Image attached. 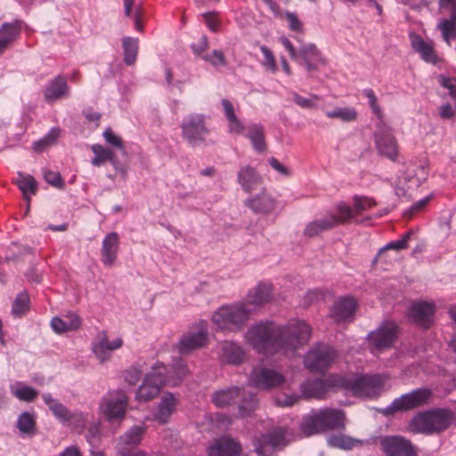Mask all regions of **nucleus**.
Listing matches in <instances>:
<instances>
[{
	"instance_id": "1",
	"label": "nucleus",
	"mask_w": 456,
	"mask_h": 456,
	"mask_svg": "<svg viewBox=\"0 0 456 456\" xmlns=\"http://www.w3.org/2000/svg\"><path fill=\"white\" fill-rule=\"evenodd\" d=\"M311 331L309 324L298 320L289 321L283 326L261 322L252 325L244 338L260 354L282 353L288 355L308 343Z\"/></svg>"
},
{
	"instance_id": "2",
	"label": "nucleus",
	"mask_w": 456,
	"mask_h": 456,
	"mask_svg": "<svg viewBox=\"0 0 456 456\" xmlns=\"http://www.w3.org/2000/svg\"><path fill=\"white\" fill-rule=\"evenodd\" d=\"M346 428V414L343 410L324 408L305 415L300 424L301 431L306 436Z\"/></svg>"
},
{
	"instance_id": "3",
	"label": "nucleus",
	"mask_w": 456,
	"mask_h": 456,
	"mask_svg": "<svg viewBox=\"0 0 456 456\" xmlns=\"http://www.w3.org/2000/svg\"><path fill=\"white\" fill-rule=\"evenodd\" d=\"M455 422V415L446 409H435L414 415L409 423L413 434L432 435L441 433Z\"/></svg>"
},
{
	"instance_id": "4",
	"label": "nucleus",
	"mask_w": 456,
	"mask_h": 456,
	"mask_svg": "<svg viewBox=\"0 0 456 456\" xmlns=\"http://www.w3.org/2000/svg\"><path fill=\"white\" fill-rule=\"evenodd\" d=\"M254 312V306L240 302L219 307L212 320L221 330L237 331L243 328Z\"/></svg>"
},
{
	"instance_id": "5",
	"label": "nucleus",
	"mask_w": 456,
	"mask_h": 456,
	"mask_svg": "<svg viewBox=\"0 0 456 456\" xmlns=\"http://www.w3.org/2000/svg\"><path fill=\"white\" fill-rule=\"evenodd\" d=\"M336 212L328 211L323 217L309 222L304 230V235L308 238L318 236L322 232L330 231L333 228L347 224L354 218L352 207L344 201L336 205Z\"/></svg>"
},
{
	"instance_id": "6",
	"label": "nucleus",
	"mask_w": 456,
	"mask_h": 456,
	"mask_svg": "<svg viewBox=\"0 0 456 456\" xmlns=\"http://www.w3.org/2000/svg\"><path fill=\"white\" fill-rule=\"evenodd\" d=\"M180 127L183 138L192 147L213 143L208 140L210 129L207 125V117L202 113L186 115L183 118Z\"/></svg>"
},
{
	"instance_id": "7",
	"label": "nucleus",
	"mask_w": 456,
	"mask_h": 456,
	"mask_svg": "<svg viewBox=\"0 0 456 456\" xmlns=\"http://www.w3.org/2000/svg\"><path fill=\"white\" fill-rule=\"evenodd\" d=\"M241 395L242 399L239 404V414L241 417H246L249 415L258 404L256 396L252 393L246 394L243 391L241 394L240 387H232L215 392L212 395V401L217 407L223 408L237 403Z\"/></svg>"
},
{
	"instance_id": "8",
	"label": "nucleus",
	"mask_w": 456,
	"mask_h": 456,
	"mask_svg": "<svg viewBox=\"0 0 456 456\" xmlns=\"http://www.w3.org/2000/svg\"><path fill=\"white\" fill-rule=\"evenodd\" d=\"M338 382L339 389L357 397L376 396L383 387V381L379 375H362L354 379L339 376Z\"/></svg>"
},
{
	"instance_id": "9",
	"label": "nucleus",
	"mask_w": 456,
	"mask_h": 456,
	"mask_svg": "<svg viewBox=\"0 0 456 456\" xmlns=\"http://www.w3.org/2000/svg\"><path fill=\"white\" fill-rule=\"evenodd\" d=\"M167 366L158 363L146 374L135 395L137 401L147 402L157 397L161 387L171 380L166 377Z\"/></svg>"
},
{
	"instance_id": "10",
	"label": "nucleus",
	"mask_w": 456,
	"mask_h": 456,
	"mask_svg": "<svg viewBox=\"0 0 456 456\" xmlns=\"http://www.w3.org/2000/svg\"><path fill=\"white\" fill-rule=\"evenodd\" d=\"M428 388H418L408 394L395 398L385 410L387 415H393L399 411H406L425 404L431 396Z\"/></svg>"
},
{
	"instance_id": "11",
	"label": "nucleus",
	"mask_w": 456,
	"mask_h": 456,
	"mask_svg": "<svg viewBox=\"0 0 456 456\" xmlns=\"http://www.w3.org/2000/svg\"><path fill=\"white\" fill-rule=\"evenodd\" d=\"M397 333L398 328L394 322H384L376 330L368 334L371 353L378 354L390 348L396 340Z\"/></svg>"
},
{
	"instance_id": "12",
	"label": "nucleus",
	"mask_w": 456,
	"mask_h": 456,
	"mask_svg": "<svg viewBox=\"0 0 456 456\" xmlns=\"http://www.w3.org/2000/svg\"><path fill=\"white\" fill-rule=\"evenodd\" d=\"M336 356L337 354L333 347L327 345H319L307 353L304 364L306 369L313 372H322L330 367Z\"/></svg>"
},
{
	"instance_id": "13",
	"label": "nucleus",
	"mask_w": 456,
	"mask_h": 456,
	"mask_svg": "<svg viewBox=\"0 0 456 456\" xmlns=\"http://www.w3.org/2000/svg\"><path fill=\"white\" fill-rule=\"evenodd\" d=\"M208 334L207 322L200 321L196 330H190L181 336L176 345L178 352L188 354L205 346L208 343Z\"/></svg>"
},
{
	"instance_id": "14",
	"label": "nucleus",
	"mask_w": 456,
	"mask_h": 456,
	"mask_svg": "<svg viewBox=\"0 0 456 456\" xmlns=\"http://www.w3.org/2000/svg\"><path fill=\"white\" fill-rule=\"evenodd\" d=\"M42 399L53 415L61 423L77 427L85 425L86 418L82 412L69 411L64 404L53 398L51 394H43Z\"/></svg>"
},
{
	"instance_id": "15",
	"label": "nucleus",
	"mask_w": 456,
	"mask_h": 456,
	"mask_svg": "<svg viewBox=\"0 0 456 456\" xmlns=\"http://www.w3.org/2000/svg\"><path fill=\"white\" fill-rule=\"evenodd\" d=\"M379 445L386 456H418L412 443L401 436H382Z\"/></svg>"
},
{
	"instance_id": "16",
	"label": "nucleus",
	"mask_w": 456,
	"mask_h": 456,
	"mask_svg": "<svg viewBox=\"0 0 456 456\" xmlns=\"http://www.w3.org/2000/svg\"><path fill=\"white\" fill-rule=\"evenodd\" d=\"M128 399L124 391H112L102 398L101 410L109 419H123Z\"/></svg>"
},
{
	"instance_id": "17",
	"label": "nucleus",
	"mask_w": 456,
	"mask_h": 456,
	"mask_svg": "<svg viewBox=\"0 0 456 456\" xmlns=\"http://www.w3.org/2000/svg\"><path fill=\"white\" fill-rule=\"evenodd\" d=\"M249 383L258 389L269 390L284 384L285 377L275 370L256 367L250 373Z\"/></svg>"
},
{
	"instance_id": "18",
	"label": "nucleus",
	"mask_w": 456,
	"mask_h": 456,
	"mask_svg": "<svg viewBox=\"0 0 456 456\" xmlns=\"http://www.w3.org/2000/svg\"><path fill=\"white\" fill-rule=\"evenodd\" d=\"M338 379L339 376H330L326 379H315L307 380L301 384V393L306 398L324 399L329 391L339 389Z\"/></svg>"
},
{
	"instance_id": "19",
	"label": "nucleus",
	"mask_w": 456,
	"mask_h": 456,
	"mask_svg": "<svg viewBox=\"0 0 456 456\" xmlns=\"http://www.w3.org/2000/svg\"><path fill=\"white\" fill-rule=\"evenodd\" d=\"M358 307L356 299L350 296L338 297L330 309L329 316L336 323L351 322Z\"/></svg>"
},
{
	"instance_id": "20",
	"label": "nucleus",
	"mask_w": 456,
	"mask_h": 456,
	"mask_svg": "<svg viewBox=\"0 0 456 456\" xmlns=\"http://www.w3.org/2000/svg\"><path fill=\"white\" fill-rule=\"evenodd\" d=\"M436 306L433 303L419 301L413 303L408 311V316L416 325L428 330L435 322Z\"/></svg>"
},
{
	"instance_id": "21",
	"label": "nucleus",
	"mask_w": 456,
	"mask_h": 456,
	"mask_svg": "<svg viewBox=\"0 0 456 456\" xmlns=\"http://www.w3.org/2000/svg\"><path fill=\"white\" fill-rule=\"evenodd\" d=\"M375 144L379 153L395 161L398 156V144L390 129L381 127L375 133Z\"/></svg>"
},
{
	"instance_id": "22",
	"label": "nucleus",
	"mask_w": 456,
	"mask_h": 456,
	"mask_svg": "<svg viewBox=\"0 0 456 456\" xmlns=\"http://www.w3.org/2000/svg\"><path fill=\"white\" fill-rule=\"evenodd\" d=\"M119 249V236L116 232L108 233L102 244L101 260L104 266L112 267Z\"/></svg>"
},
{
	"instance_id": "23",
	"label": "nucleus",
	"mask_w": 456,
	"mask_h": 456,
	"mask_svg": "<svg viewBox=\"0 0 456 456\" xmlns=\"http://www.w3.org/2000/svg\"><path fill=\"white\" fill-rule=\"evenodd\" d=\"M300 64L305 65L308 71L315 70L319 64H324V59L321 52L314 44L302 45L296 59Z\"/></svg>"
},
{
	"instance_id": "24",
	"label": "nucleus",
	"mask_w": 456,
	"mask_h": 456,
	"mask_svg": "<svg viewBox=\"0 0 456 456\" xmlns=\"http://www.w3.org/2000/svg\"><path fill=\"white\" fill-rule=\"evenodd\" d=\"M241 452L240 444L231 437L216 439L208 448V456H239Z\"/></svg>"
},
{
	"instance_id": "25",
	"label": "nucleus",
	"mask_w": 456,
	"mask_h": 456,
	"mask_svg": "<svg viewBox=\"0 0 456 456\" xmlns=\"http://www.w3.org/2000/svg\"><path fill=\"white\" fill-rule=\"evenodd\" d=\"M219 359L224 363L240 365L246 359V352L239 344L224 341L220 346Z\"/></svg>"
},
{
	"instance_id": "26",
	"label": "nucleus",
	"mask_w": 456,
	"mask_h": 456,
	"mask_svg": "<svg viewBox=\"0 0 456 456\" xmlns=\"http://www.w3.org/2000/svg\"><path fill=\"white\" fill-rule=\"evenodd\" d=\"M245 205L256 214H269L275 209L276 200L263 189L259 194L248 199Z\"/></svg>"
},
{
	"instance_id": "27",
	"label": "nucleus",
	"mask_w": 456,
	"mask_h": 456,
	"mask_svg": "<svg viewBox=\"0 0 456 456\" xmlns=\"http://www.w3.org/2000/svg\"><path fill=\"white\" fill-rule=\"evenodd\" d=\"M238 183L246 192L256 190L263 183V179L256 170L250 167H242L237 175Z\"/></svg>"
},
{
	"instance_id": "28",
	"label": "nucleus",
	"mask_w": 456,
	"mask_h": 456,
	"mask_svg": "<svg viewBox=\"0 0 456 456\" xmlns=\"http://www.w3.org/2000/svg\"><path fill=\"white\" fill-rule=\"evenodd\" d=\"M69 94V86L63 76H57L46 86L44 97L47 102L57 101Z\"/></svg>"
},
{
	"instance_id": "29",
	"label": "nucleus",
	"mask_w": 456,
	"mask_h": 456,
	"mask_svg": "<svg viewBox=\"0 0 456 456\" xmlns=\"http://www.w3.org/2000/svg\"><path fill=\"white\" fill-rule=\"evenodd\" d=\"M272 285L266 282H260L256 288L249 290L248 295V305L255 307V311L271 299Z\"/></svg>"
},
{
	"instance_id": "30",
	"label": "nucleus",
	"mask_w": 456,
	"mask_h": 456,
	"mask_svg": "<svg viewBox=\"0 0 456 456\" xmlns=\"http://www.w3.org/2000/svg\"><path fill=\"white\" fill-rule=\"evenodd\" d=\"M122 345L121 338H118L110 342L106 334L103 333L99 341L94 345L93 351L101 362H104L109 360L110 352L120 348Z\"/></svg>"
},
{
	"instance_id": "31",
	"label": "nucleus",
	"mask_w": 456,
	"mask_h": 456,
	"mask_svg": "<svg viewBox=\"0 0 456 456\" xmlns=\"http://www.w3.org/2000/svg\"><path fill=\"white\" fill-rule=\"evenodd\" d=\"M145 434V428L134 426L118 438V451L124 452L126 447L137 446L142 440Z\"/></svg>"
},
{
	"instance_id": "32",
	"label": "nucleus",
	"mask_w": 456,
	"mask_h": 456,
	"mask_svg": "<svg viewBox=\"0 0 456 456\" xmlns=\"http://www.w3.org/2000/svg\"><path fill=\"white\" fill-rule=\"evenodd\" d=\"M411 46L415 52L420 54L421 58L430 63H436L437 57L433 46L426 43L420 37L415 36L411 39Z\"/></svg>"
},
{
	"instance_id": "33",
	"label": "nucleus",
	"mask_w": 456,
	"mask_h": 456,
	"mask_svg": "<svg viewBox=\"0 0 456 456\" xmlns=\"http://www.w3.org/2000/svg\"><path fill=\"white\" fill-rule=\"evenodd\" d=\"M175 408V400L171 394L164 395L159 404L154 419L160 423L167 422Z\"/></svg>"
},
{
	"instance_id": "34",
	"label": "nucleus",
	"mask_w": 456,
	"mask_h": 456,
	"mask_svg": "<svg viewBox=\"0 0 456 456\" xmlns=\"http://www.w3.org/2000/svg\"><path fill=\"white\" fill-rule=\"evenodd\" d=\"M124 3V13L127 18H131L134 20V28L142 32L143 30V26L142 23V20L143 17V9L142 4H136L134 9L133 6L134 4V0H123Z\"/></svg>"
},
{
	"instance_id": "35",
	"label": "nucleus",
	"mask_w": 456,
	"mask_h": 456,
	"mask_svg": "<svg viewBox=\"0 0 456 456\" xmlns=\"http://www.w3.org/2000/svg\"><path fill=\"white\" fill-rule=\"evenodd\" d=\"M188 373V368L183 359L174 360L171 365V371L167 368L166 377L170 379L167 384L176 386Z\"/></svg>"
},
{
	"instance_id": "36",
	"label": "nucleus",
	"mask_w": 456,
	"mask_h": 456,
	"mask_svg": "<svg viewBox=\"0 0 456 456\" xmlns=\"http://www.w3.org/2000/svg\"><path fill=\"white\" fill-rule=\"evenodd\" d=\"M411 234H412V231L410 230L402 237V239L390 241L387 245H385L383 248H381L379 250V253L377 254V256L372 260V265H376L379 260H381L387 250L399 251V250L407 248L409 246V240H410V237Z\"/></svg>"
},
{
	"instance_id": "37",
	"label": "nucleus",
	"mask_w": 456,
	"mask_h": 456,
	"mask_svg": "<svg viewBox=\"0 0 456 456\" xmlns=\"http://www.w3.org/2000/svg\"><path fill=\"white\" fill-rule=\"evenodd\" d=\"M247 136L249 138L256 151L262 152L265 150L266 145L265 142L264 127L261 125H250L248 128Z\"/></svg>"
},
{
	"instance_id": "38",
	"label": "nucleus",
	"mask_w": 456,
	"mask_h": 456,
	"mask_svg": "<svg viewBox=\"0 0 456 456\" xmlns=\"http://www.w3.org/2000/svg\"><path fill=\"white\" fill-rule=\"evenodd\" d=\"M124 51V61L126 65H133L136 61L138 54V39L130 37H125L122 39Z\"/></svg>"
},
{
	"instance_id": "39",
	"label": "nucleus",
	"mask_w": 456,
	"mask_h": 456,
	"mask_svg": "<svg viewBox=\"0 0 456 456\" xmlns=\"http://www.w3.org/2000/svg\"><path fill=\"white\" fill-rule=\"evenodd\" d=\"M17 428L23 434L34 436L37 431L35 414L28 411L22 412L18 418Z\"/></svg>"
},
{
	"instance_id": "40",
	"label": "nucleus",
	"mask_w": 456,
	"mask_h": 456,
	"mask_svg": "<svg viewBox=\"0 0 456 456\" xmlns=\"http://www.w3.org/2000/svg\"><path fill=\"white\" fill-rule=\"evenodd\" d=\"M327 442L330 446L343 450H351L361 444V441L343 434L331 435L328 437Z\"/></svg>"
},
{
	"instance_id": "41",
	"label": "nucleus",
	"mask_w": 456,
	"mask_h": 456,
	"mask_svg": "<svg viewBox=\"0 0 456 456\" xmlns=\"http://www.w3.org/2000/svg\"><path fill=\"white\" fill-rule=\"evenodd\" d=\"M92 151L94 152V157L92 159L91 163L95 167H99L107 161L111 163H114L115 161L114 152L100 144L93 145Z\"/></svg>"
},
{
	"instance_id": "42",
	"label": "nucleus",
	"mask_w": 456,
	"mask_h": 456,
	"mask_svg": "<svg viewBox=\"0 0 456 456\" xmlns=\"http://www.w3.org/2000/svg\"><path fill=\"white\" fill-rule=\"evenodd\" d=\"M20 33V26L19 22L4 23L0 28V41H3L5 48H7Z\"/></svg>"
},
{
	"instance_id": "43",
	"label": "nucleus",
	"mask_w": 456,
	"mask_h": 456,
	"mask_svg": "<svg viewBox=\"0 0 456 456\" xmlns=\"http://www.w3.org/2000/svg\"><path fill=\"white\" fill-rule=\"evenodd\" d=\"M29 297L26 291L19 293L12 303V314L14 317L25 315L29 310Z\"/></svg>"
},
{
	"instance_id": "44",
	"label": "nucleus",
	"mask_w": 456,
	"mask_h": 456,
	"mask_svg": "<svg viewBox=\"0 0 456 456\" xmlns=\"http://www.w3.org/2000/svg\"><path fill=\"white\" fill-rule=\"evenodd\" d=\"M444 41L452 45V41H456V23L452 20H441L437 25Z\"/></svg>"
},
{
	"instance_id": "45",
	"label": "nucleus",
	"mask_w": 456,
	"mask_h": 456,
	"mask_svg": "<svg viewBox=\"0 0 456 456\" xmlns=\"http://www.w3.org/2000/svg\"><path fill=\"white\" fill-rule=\"evenodd\" d=\"M326 116L330 118H338L344 122H351L357 118V111L352 107L336 108L327 111Z\"/></svg>"
},
{
	"instance_id": "46",
	"label": "nucleus",
	"mask_w": 456,
	"mask_h": 456,
	"mask_svg": "<svg viewBox=\"0 0 456 456\" xmlns=\"http://www.w3.org/2000/svg\"><path fill=\"white\" fill-rule=\"evenodd\" d=\"M19 180L17 184L20 190L22 191L25 199L29 200L28 194H35L37 191V182L31 175H24L21 173H19Z\"/></svg>"
},
{
	"instance_id": "47",
	"label": "nucleus",
	"mask_w": 456,
	"mask_h": 456,
	"mask_svg": "<svg viewBox=\"0 0 456 456\" xmlns=\"http://www.w3.org/2000/svg\"><path fill=\"white\" fill-rule=\"evenodd\" d=\"M353 204L354 208H352V209L354 211V217L377 205L374 199L359 195L353 197Z\"/></svg>"
},
{
	"instance_id": "48",
	"label": "nucleus",
	"mask_w": 456,
	"mask_h": 456,
	"mask_svg": "<svg viewBox=\"0 0 456 456\" xmlns=\"http://www.w3.org/2000/svg\"><path fill=\"white\" fill-rule=\"evenodd\" d=\"M61 134V129L58 127L52 128L49 133L41 140L34 143V149L42 151L44 148L55 143Z\"/></svg>"
},
{
	"instance_id": "49",
	"label": "nucleus",
	"mask_w": 456,
	"mask_h": 456,
	"mask_svg": "<svg viewBox=\"0 0 456 456\" xmlns=\"http://www.w3.org/2000/svg\"><path fill=\"white\" fill-rule=\"evenodd\" d=\"M12 392L19 400L25 402L34 401L38 395L37 390L29 386H22L16 389L12 388Z\"/></svg>"
},
{
	"instance_id": "50",
	"label": "nucleus",
	"mask_w": 456,
	"mask_h": 456,
	"mask_svg": "<svg viewBox=\"0 0 456 456\" xmlns=\"http://www.w3.org/2000/svg\"><path fill=\"white\" fill-rule=\"evenodd\" d=\"M260 51L264 55V61L262 65L265 67L272 73H275L278 70L275 57L273 52L265 45L260 46Z\"/></svg>"
},
{
	"instance_id": "51",
	"label": "nucleus",
	"mask_w": 456,
	"mask_h": 456,
	"mask_svg": "<svg viewBox=\"0 0 456 456\" xmlns=\"http://www.w3.org/2000/svg\"><path fill=\"white\" fill-rule=\"evenodd\" d=\"M142 375V368L140 365L135 364L125 370L124 379L128 385L134 386L140 380Z\"/></svg>"
},
{
	"instance_id": "52",
	"label": "nucleus",
	"mask_w": 456,
	"mask_h": 456,
	"mask_svg": "<svg viewBox=\"0 0 456 456\" xmlns=\"http://www.w3.org/2000/svg\"><path fill=\"white\" fill-rule=\"evenodd\" d=\"M201 58L214 67L225 66L227 64L225 56L220 50H214L210 54H204Z\"/></svg>"
},
{
	"instance_id": "53",
	"label": "nucleus",
	"mask_w": 456,
	"mask_h": 456,
	"mask_svg": "<svg viewBox=\"0 0 456 456\" xmlns=\"http://www.w3.org/2000/svg\"><path fill=\"white\" fill-rule=\"evenodd\" d=\"M292 100L294 102L303 109H314L316 107L315 101L319 100L317 94H313L311 99L305 98L299 95L297 93L293 92L291 94Z\"/></svg>"
},
{
	"instance_id": "54",
	"label": "nucleus",
	"mask_w": 456,
	"mask_h": 456,
	"mask_svg": "<svg viewBox=\"0 0 456 456\" xmlns=\"http://www.w3.org/2000/svg\"><path fill=\"white\" fill-rule=\"evenodd\" d=\"M284 18L288 22L289 28L291 31L296 33H304L303 23L300 21L296 13L286 12Z\"/></svg>"
},
{
	"instance_id": "55",
	"label": "nucleus",
	"mask_w": 456,
	"mask_h": 456,
	"mask_svg": "<svg viewBox=\"0 0 456 456\" xmlns=\"http://www.w3.org/2000/svg\"><path fill=\"white\" fill-rule=\"evenodd\" d=\"M437 79L442 87L448 89L450 96L456 99V78L440 75Z\"/></svg>"
},
{
	"instance_id": "56",
	"label": "nucleus",
	"mask_w": 456,
	"mask_h": 456,
	"mask_svg": "<svg viewBox=\"0 0 456 456\" xmlns=\"http://www.w3.org/2000/svg\"><path fill=\"white\" fill-rule=\"evenodd\" d=\"M44 178L49 184L56 188H62L64 185L63 180L58 172L46 170L44 172Z\"/></svg>"
},
{
	"instance_id": "57",
	"label": "nucleus",
	"mask_w": 456,
	"mask_h": 456,
	"mask_svg": "<svg viewBox=\"0 0 456 456\" xmlns=\"http://www.w3.org/2000/svg\"><path fill=\"white\" fill-rule=\"evenodd\" d=\"M410 181L408 175H403L397 178L395 184V194L399 198H406L407 200H410V197L407 195L408 189L404 187V185Z\"/></svg>"
},
{
	"instance_id": "58",
	"label": "nucleus",
	"mask_w": 456,
	"mask_h": 456,
	"mask_svg": "<svg viewBox=\"0 0 456 456\" xmlns=\"http://www.w3.org/2000/svg\"><path fill=\"white\" fill-rule=\"evenodd\" d=\"M363 95L368 98L369 100V104L373 111V113L378 116V117H380L381 116V109L380 107L379 106L378 104V99L375 95V93L372 89L370 88H367V89H364L363 90Z\"/></svg>"
},
{
	"instance_id": "59",
	"label": "nucleus",
	"mask_w": 456,
	"mask_h": 456,
	"mask_svg": "<svg viewBox=\"0 0 456 456\" xmlns=\"http://www.w3.org/2000/svg\"><path fill=\"white\" fill-rule=\"evenodd\" d=\"M284 436L281 431H274L264 437V442L272 445L273 447H276L281 445L284 442Z\"/></svg>"
},
{
	"instance_id": "60",
	"label": "nucleus",
	"mask_w": 456,
	"mask_h": 456,
	"mask_svg": "<svg viewBox=\"0 0 456 456\" xmlns=\"http://www.w3.org/2000/svg\"><path fill=\"white\" fill-rule=\"evenodd\" d=\"M103 137L107 143L118 149H123L122 140L117 136L110 128L103 132Z\"/></svg>"
},
{
	"instance_id": "61",
	"label": "nucleus",
	"mask_w": 456,
	"mask_h": 456,
	"mask_svg": "<svg viewBox=\"0 0 456 456\" xmlns=\"http://www.w3.org/2000/svg\"><path fill=\"white\" fill-rule=\"evenodd\" d=\"M299 399L297 395H281L276 397V404L282 407H289L294 405Z\"/></svg>"
},
{
	"instance_id": "62",
	"label": "nucleus",
	"mask_w": 456,
	"mask_h": 456,
	"mask_svg": "<svg viewBox=\"0 0 456 456\" xmlns=\"http://www.w3.org/2000/svg\"><path fill=\"white\" fill-rule=\"evenodd\" d=\"M52 329L57 333H63L69 331L68 322L65 319L53 317L51 321Z\"/></svg>"
},
{
	"instance_id": "63",
	"label": "nucleus",
	"mask_w": 456,
	"mask_h": 456,
	"mask_svg": "<svg viewBox=\"0 0 456 456\" xmlns=\"http://www.w3.org/2000/svg\"><path fill=\"white\" fill-rule=\"evenodd\" d=\"M430 200H431V196H427V197L418 200L411 206V208L409 210H407L404 213V215L409 217H411L415 213L423 209L428 205V203L429 202Z\"/></svg>"
},
{
	"instance_id": "64",
	"label": "nucleus",
	"mask_w": 456,
	"mask_h": 456,
	"mask_svg": "<svg viewBox=\"0 0 456 456\" xmlns=\"http://www.w3.org/2000/svg\"><path fill=\"white\" fill-rule=\"evenodd\" d=\"M228 120L229 123V132L232 134H240L244 132V126L239 120V118L235 116L231 118Z\"/></svg>"
}]
</instances>
